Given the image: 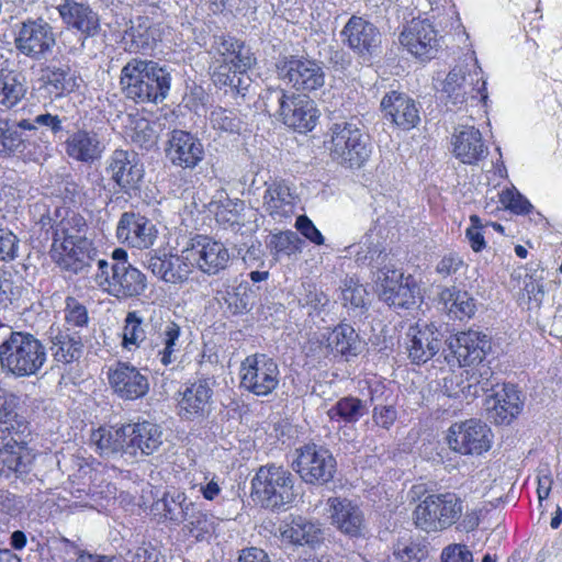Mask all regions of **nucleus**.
Listing matches in <instances>:
<instances>
[{"label":"nucleus","instance_id":"f257e3e1","mask_svg":"<svg viewBox=\"0 0 562 562\" xmlns=\"http://www.w3.org/2000/svg\"><path fill=\"white\" fill-rule=\"evenodd\" d=\"M38 223L53 231L50 257L61 269L79 273L91 266L94 249L86 237L88 226L82 215L55 206L41 214Z\"/></svg>","mask_w":562,"mask_h":562},{"label":"nucleus","instance_id":"f03ea898","mask_svg":"<svg viewBox=\"0 0 562 562\" xmlns=\"http://www.w3.org/2000/svg\"><path fill=\"white\" fill-rule=\"evenodd\" d=\"M169 71L156 61L131 59L121 70L120 85L127 98L136 102H160L170 90Z\"/></svg>","mask_w":562,"mask_h":562},{"label":"nucleus","instance_id":"7ed1b4c3","mask_svg":"<svg viewBox=\"0 0 562 562\" xmlns=\"http://www.w3.org/2000/svg\"><path fill=\"white\" fill-rule=\"evenodd\" d=\"M47 361L45 345L27 331L12 333L0 342V369L5 375H36Z\"/></svg>","mask_w":562,"mask_h":562},{"label":"nucleus","instance_id":"20e7f679","mask_svg":"<svg viewBox=\"0 0 562 562\" xmlns=\"http://www.w3.org/2000/svg\"><path fill=\"white\" fill-rule=\"evenodd\" d=\"M252 495L267 509L284 510L296 498L295 477L282 465H261L251 480Z\"/></svg>","mask_w":562,"mask_h":562},{"label":"nucleus","instance_id":"39448f33","mask_svg":"<svg viewBox=\"0 0 562 562\" xmlns=\"http://www.w3.org/2000/svg\"><path fill=\"white\" fill-rule=\"evenodd\" d=\"M330 133L329 151L338 164L350 168L360 167L369 158L370 142L358 119L334 123Z\"/></svg>","mask_w":562,"mask_h":562},{"label":"nucleus","instance_id":"423d86ee","mask_svg":"<svg viewBox=\"0 0 562 562\" xmlns=\"http://www.w3.org/2000/svg\"><path fill=\"white\" fill-rule=\"evenodd\" d=\"M463 501L452 492L430 494L414 509L415 525L426 532L446 530L462 516Z\"/></svg>","mask_w":562,"mask_h":562},{"label":"nucleus","instance_id":"0eeeda50","mask_svg":"<svg viewBox=\"0 0 562 562\" xmlns=\"http://www.w3.org/2000/svg\"><path fill=\"white\" fill-rule=\"evenodd\" d=\"M267 101L278 104L280 120L286 126L305 133L312 131L318 119V111L315 102L306 94L286 93L282 89H274L268 92Z\"/></svg>","mask_w":562,"mask_h":562},{"label":"nucleus","instance_id":"6e6552de","mask_svg":"<svg viewBox=\"0 0 562 562\" xmlns=\"http://www.w3.org/2000/svg\"><path fill=\"white\" fill-rule=\"evenodd\" d=\"M56 45L54 27L43 18H27L18 25L15 49L33 61L46 60Z\"/></svg>","mask_w":562,"mask_h":562},{"label":"nucleus","instance_id":"1a4fd4ad","mask_svg":"<svg viewBox=\"0 0 562 562\" xmlns=\"http://www.w3.org/2000/svg\"><path fill=\"white\" fill-rule=\"evenodd\" d=\"M239 379V385L245 391L257 396H268L279 385V366L265 353H254L241 361Z\"/></svg>","mask_w":562,"mask_h":562},{"label":"nucleus","instance_id":"9d476101","mask_svg":"<svg viewBox=\"0 0 562 562\" xmlns=\"http://www.w3.org/2000/svg\"><path fill=\"white\" fill-rule=\"evenodd\" d=\"M296 452L295 471L305 483L324 485L334 479L337 462L329 449L307 443Z\"/></svg>","mask_w":562,"mask_h":562},{"label":"nucleus","instance_id":"9b49d317","mask_svg":"<svg viewBox=\"0 0 562 562\" xmlns=\"http://www.w3.org/2000/svg\"><path fill=\"white\" fill-rule=\"evenodd\" d=\"M210 54L218 64L214 71L247 72L256 65V56L250 46L231 34L214 35Z\"/></svg>","mask_w":562,"mask_h":562},{"label":"nucleus","instance_id":"f8f14e48","mask_svg":"<svg viewBox=\"0 0 562 562\" xmlns=\"http://www.w3.org/2000/svg\"><path fill=\"white\" fill-rule=\"evenodd\" d=\"M276 67L278 78L297 91H314L325 83L323 67L314 59L291 55L281 58Z\"/></svg>","mask_w":562,"mask_h":562},{"label":"nucleus","instance_id":"ddd939ff","mask_svg":"<svg viewBox=\"0 0 562 562\" xmlns=\"http://www.w3.org/2000/svg\"><path fill=\"white\" fill-rule=\"evenodd\" d=\"M105 271H97L95 283L116 299H127L140 295L146 289V277L132 265L116 263Z\"/></svg>","mask_w":562,"mask_h":562},{"label":"nucleus","instance_id":"4468645a","mask_svg":"<svg viewBox=\"0 0 562 562\" xmlns=\"http://www.w3.org/2000/svg\"><path fill=\"white\" fill-rule=\"evenodd\" d=\"M342 43L363 63L381 53L382 34L369 20L352 15L340 32Z\"/></svg>","mask_w":562,"mask_h":562},{"label":"nucleus","instance_id":"2eb2a0df","mask_svg":"<svg viewBox=\"0 0 562 562\" xmlns=\"http://www.w3.org/2000/svg\"><path fill=\"white\" fill-rule=\"evenodd\" d=\"M182 254L192 267L210 276L226 269L231 260V254L225 245L205 235L191 238Z\"/></svg>","mask_w":562,"mask_h":562},{"label":"nucleus","instance_id":"dca6fc26","mask_svg":"<svg viewBox=\"0 0 562 562\" xmlns=\"http://www.w3.org/2000/svg\"><path fill=\"white\" fill-rule=\"evenodd\" d=\"M491 349L487 336L475 330L462 331L452 337L441 356L450 368L481 363Z\"/></svg>","mask_w":562,"mask_h":562},{"label":"nucleus","instance_id":"f3484780","mask_svg":"<svg viewBox=\"0 0 562 562\" xmlns=\"http://www.w3.org/2000/svg\"><path fill=\"white\" fill-rule=\"evenodd\" d=\"M492 439L491 428L476 419L453 424L447 437L450 449L464 456H480L488 451Z\"/></svg>","mask_w":562,"mask_h":562},{"label":"nucleus","instance_id":"a211bd4d","mask_svg":"<svg viewBox=\"0 0 562 562\" xmlns=\"http://www.w3.org/2000/svg\"><path fill=\"white\" fill-rule=\"evenodd\" d=\"M105 171L122 192L132 195L139 191L144 167L134 150H113L106 159Z\"/></svg>","mask_w":562,"mask_h":562},{"label":"nucleus","instance_id":"6ab92c4d","mask_svg":"<svg viewBox=\"0 0 562 562\" xmlns=\"http://www.w3.org/2000/svg\"><path fill=\"white\" fill-rule=\"evenodd\" d=\"M328 519L333 527L350 538H362L368 532L364 513L347 497H329L326 502Z\"/></svg>","mask_w":562,"mask_h":562},{"label":"nucleus","instance_id":"aec40b11","mask_svg":"<svg viewBox=\"0 0 562 562\" xmlns=\"http://www.w3.org/2000/svg\"><path fill=\"white\" fill-rule=\"evenodd\" d=\"M474 67L473 74L468 76L461 68H453L447 75L442 90L453 105L463 104L469 97L472 99L480 97L481 101H486V81L481 76L482 69L476 59L474 60Z\"/></svg>","mask_w":562,"mask_h":562},{"label":"nucleus","instance_id":"412c9836","mask_svg":"<svg viewBox=\"0 0 562 562\" xmlns=\"http://www.w3.org/2000/svg\"><path fill=\"white\" fill-rule=\"evenodd\" d=\"M181 327L173 321H167L154 326V331L147 338L153 360L164 367L179 362L181 352Z\"/></svg>","mask_w":562,"mask_h":562},{"label":"nucleus","instance_id":"4be33fe9","mask_svg":"<svg viewBox=\"0 0 562 562\" xmlns=\"http://www.w3.org/2000/svg\"><path fill=\"white\" fill-rule=\"evenodd\" d=\"M166 158L181 169H194L204 159V145L194 134L175 130L165 148Z\"/></svg>","mask_w":562,"mask_h":562},{"label":"nucleus","instance_id":"5701e85b","mask_svg":"<svg viewBox=\"0 0 562 562\" xmlns=\"http://www.w3.org/2000/svg\"><path fill=\"white\" fill-rule=\"evenodd\" d=\"M405 348L413 363H426L442 348V334L434 325L416 324L406 333Z\"/></svg>","mask_w":562,"mask_h":562},{"label":"nucleus","instance_id":"b1692460","mask_svg":"<svg viewBox=\"0 0 562 562\" xmlns=\"http://www.w3.org/2000/svg\"><path fill=\"white\" fill-rule=\"evenodd\" d=\"M487 418L496 425L510 424L522 409L520 392L514 384L496 385L485 400Z\"/></svg>","mask_w":562,"mask_h":562},{"label":"nucleus","instance_id":"393cba45","mask_svg":"<svg viewBox=\"0 0 562 562\" xmlns=\"http://www.w3.org/2000/svg\"><path fill=\"white\" fill-rule=\"evenodd\" d=\"M116 237L122 244L147 249L154 245L157 229L146 216L135 212H124L116 225Z\"/></svg>","mask_w":562,"mask_h":562},{"label":"nucleus","instance_id":"a878e982","mask_svg":"<svg viewBox=\"0 0 562 562\" xmlns=\"http://www.w3.org/2000/svg\"><path fill=\"white\" fill-rule=\"evenodd\" d=\"M108 379L114 392L123 400L140 398L149 390L147 376L130 363L117 362L109 369Z\"/></svg>","mask_w":562,"mask_h":562},{"label":"nucleus","instance_id":"bb28decb","mask_svg":"<svg viewBox=\"0 0 562 562\" xmlns=\"http://www.w3.org/2000/svg\"><path fill=\"white\" fill-rule=\"evenodd\" d=\"M400 42L412 55L419 58H432L438 47L437 32L427 20L411 21L401 33Z\"/></svg>","mask_w":562,"mask_h":562},{"label":"nucleus","instance_id":"cd10ccee","mask_svg":"<svg viewBox=\"0 0 562 562\" xmlns=\"http://www.w3.org/2000/svg\"><path fill=\"white\" fill-rule=\"evenodd\" d=\"M126 446L125 457L135 459L140 452L143 456H150L162 443V431L156 424L143 422L125 425Z\"/></svg>","mask_w":562,"mask_h":562},{"label":"nucleus","instance_id":"c85d7f7f","mask_svg":"<svg viewBox=\"0 0 562 562\" xmlns=\"http://www.w3.org/2000/svg\"><path fill=\"white\" fill-rule=\"evenodd\" d=\"M381 109L386 120L404 131L414 128L420 121L415 101L398 91L386 93L381 100Z\"/></svg>","mask_w":562,"mask_h":562},{"label":"nucleus","instance_id":"c756f323","mask_svg":"<svg viewBox=\"0 0 562 562\" xmlns=\"http://www.w3.org/2000/svg\"><path fill=\"white\" fill-rule=\"evenodd\" d=\"M56 9L68 29L80 32L85 37H92L99 33V15L89 4L75 0H64Z\"/></svg>","mask_w":562,"mask_h":562},{"label":"nucleus","instance_id":"7c9ffc66","mask_svg":"<svg viewBox=\"0 0 562 562\" xmlns=\"http://www.w3.org/2000/svg\"><path fill=\"white\" fill-rule=\"evenodd\" d=\"M66 155L79 162L98 161L105 149L100 135L94 131L78 130L71 133L64 143Z\"/></svg>","mask_w":562,"mask_h":562},{"label":"nucleus","instance_id":"2f4dec72","mask_svg":"<svg viewBox=\"0 0 562 562\" xmlns=\"http://www.w3.org/2000/svg\"><path fill=\"white\" fill-rule=\"evenodd\" d=\"M452 151L461 162L472 165L487 155V147L483 142L479 128L470 125H459L452 134Z\"/></svg>","mask_w":562,"mask_h":562},{"label":"nucleus","instance_id":"473e14b6","mask_svg":"<svg viewBox=\"0 0 562 562\" xmlns=\"http://www.w3.org/2000/svg\"><path fill=\"white\" fill-rule=\"evenodd\" d=\"M212 386L213 382L209 378L199 379L186 386L179 401L180 415L188 419L204 416L211 406Z\"/></svg>","mask_w":562,"mask_h":562},{"label":"nucleus","instance_id":"72a5a7b5","mask_svg":"<svg viewBox=\"0 0 562 562\" xmlns=\"http://www.w3.org/2000/svg\"><path fill=\"white\" fill-rule=\"evenodd\" d=\"M192 263L184 258V254L150 256L147 260V269L166 283L182 284L188 281L192 272Z\"/></svg>","mask_w":562,"mask_h":562},{"label":"nucleus","instance_id":"f704fd0d","mask_svg":"<svg viewBox=\"0 0 562 562\" xmlns=\"http://www.w3.org/2000/svg\"><path fill=\"white\" fill-rule=\"evenodd\" d=\"M278 532L283 542L295 546H315L323 538L319 525L302 516L282 521L278 527Z\"/></svg>","mask_w":562,"mask_h":562},{"label":"nucleus","instance_id":"c9c22d12","mask_svg":"<svg viewBox=\"0 0 562 562\" xmlns=\"http://www.w3.org/2000/svg\"><path fill=\"white\" fill-rule=\"evenodd\" d=\"M27 130H32L27 120L0 119V155L14 156L30 150L32 143Z\"/></svg>","mask_w":562,"mask_h":562},{"label":"nucleus","instance_id":"e433bc0d","mask_svg":"<svg viewBox=\"0 0 562 562\" xmlns=\"http://www.w3.org/2000/svg\"><path fill=\"white\" fill-rule=\"evenodd\" d=\"M33 460L34 454L24 442L11 439L0 449V474L7 477L11 474H26L31 471Z\"/></svg>","mask_w":562,"mask_h":562},{"label":"nucleus","instance_id":"4c0bfd02","mask_svg":"<svg viewBox=\"0 0 562 562\" xmlns=\"http://www.w3.org/2000/svg\"><path fill=\"white\" fill-rule=\"evenodd\" d=\"M50 351L57 362L67 364L77 361L82 353L81 337L69 329L50 327L48 331Z\"/></svg>","mask_w":562,"mask_h":562},{"label":"nucleus","instance_id":"58836bf2","mask_svg":"<svg viewBox=\"0 0 562 562\" xmlns=\"http://www.w3.org/2000/svg\"><path fill=\"white\" fill-rule=\"evenodd\" d=\"M193 505L194 503L186 493L175 490L165 492L162 497L154 503L153 508L160 515L164 522L180 526L189 512L193 510Z\"/></svg>","mask_w":562,"mask_h":562},{"label":"nucleus","instance_id":"ea45409f","mask_svg":"<svg viewBox=\"0 0 562 562\" xmlns=\"http://www.w3.org/2000/svg\"><path fill=\"white\" fill-rule=\"evenodd\" d=\"M263 209L274 220L290 217L294 209V195L284 181H272L267 184L263 194Z\"/></svg>","mask_w":562,"mask_h":562},{"label":"nucleus","instance_id":"a19ab883","mask_svg":"<svg viewBox=\"0 0 562 562\" xmlns=\"http://www.w3.org/2000/svg\"><path fill=\"white\" fill-rule=\"evenodd\" d=\"M42 71L43 86L54 98L65 97L79 88L80 79L68 65H49Z\"/></svg>","mask_w":562,"mask_h":562},{"label":"nucleus","instance_id":"79ce46f5","mask_svg":"<svg viewBox=\"0 0 562 562\" xmlns=\"http://www.w3.org/2000/svg\"><path fill=\"white\" fill-rule=\"evenodd\" d=\"M326 349L334 356H341L349 360L360 353L362 341L351 325L342 323L328 333Z\"/></svg>","mask_w":562,"mask_h":562},{"label":"nucleus","instance_id":"37998d69","mask_svg":"<svg viewBox=\"0 0 562 562\" xmlns=\"http://www.w3.org/2000/svg\"><path fill=\"white\" fill-rule=\"evenodd\" d=\"M387 258L385 240L374 231H369L362 237L355 252V260L359 266L376 268L378 270L386 266Z\"/></svg>","mask_w":562,"mask_h":562},{"label":"nucleus","instance_id":"c03bdc74","mask_svg":"<svg viewBox=\"0 0 562 562\" xmlns=\"http://www.w3.org/2000/svg\"><path fill=\"white\" fill-rule=\"evenodd\" d=\"M91 443L102 457L125 456V425L121 427H100L91 434Z\"/></svg>","mask_w":562,"mask_h":562},{"label":"nucleus","instance_id":"a18cd8bd","mask_svg":"<svg viewBox=\"0 0 562 562\" xmlns=\"http://www.w3.org/2000/svg\"><path fill=\"white\" fill-rule=\"evenodd\" d=\"M368 412L366 403L353 396L338 400L328 411L327 416L333 425L339 429L341 425L356 424Z\"/></svg>","mask_w":562,"mask_h":562},{"label":"nucleus","instance_id":"49530a36","mask_svg":"<svg viewBox=\"0 0 562 562\" xmlns=\"http://www.w3.org/2000/svg\"><path fill=\"white\" fill-rule=\"evenodd\" d=\"M25 77L14 70H0V105L11 109L26 94Z\"/></svg>","mask_w":562,"mask_h":562},{"label":"nucleus","instance_id":"de8ad7c7","mask_svg":"<svg viewBox=\"0 0 562 562\" xmlns=\"http://www.w3.org/2000/svg\"><path fill=\"white\" fill-rule=\"evenodd\" d=\"M439 296L449 314L456 318H470L475 313V300L465 291H460L454 286L445 288Z\"/></svg>","mask_w":562,"mask_h":562},{"label":"nucleus","instance_id":"09e8293b","mask_svg":"<svg viewBox=\"0 0 562 562\" xmlns=\"http://www.w3.org/2000/svg\"><path fill=\"white\" fill-rule=\"evenodd\" d=\"M251 292L247 285L227 286L225 290L217 291V302L226 307V311L233 315L244 314L251 308Z\"/></svg>","mask_w":562,"mask_h":562},{"label":"nucleus","instance_id":"8fccbe9b","mask_svg":"<svg viewBox=\"0 0 562 562\" xmlns=\"http://www.w3.org/2000/svg\"><path fill=\"white\" fill-rule=\"evenodd\" d=\"M183 531L196 541L206 539L214 530V520L206 513L202 512L195 504L186 517Z\"/></svg>","mask_w":562,"mask_h":562},{"label":"nucleus","instance_id":"3c124183","mask_svg":"<svg viewBox=\"0 0 562 562\" xmlns=\"http://www.w3.org/2000/svg\"><path fill=\"white\" fill-rule=\"evenodd\" d=\"M26 120L32 127V130H27V136H30L32 146H34L36 139L42 140L45 134L43 131H41V128H44L50 132L52 135L57 136L64 131L63 123L66 121V117H59L58 115L45 112L36 115L33 119Z\"/></svg>","mask_w":562,"mask_h":562},{"label":"nucleus","instance_id":"603ef678","mask_svg":"<svg viewBox=\"0 0 562 562\" xmlns=\"http://www.w3.org/2000/svg\"><path fill=\"white\" fill-rule=\"evenodd\" d=\"M419 294L415 281L411 276L405 278V281L397 285L392 292H386L385 297L382 299L389 306L395 308H411L416 304V297Z\"/></svg>","mask_w":562,"mask_h":562},{"label":"nucleus","instance_id":"864d4df0","mask_svg":"<svg viewBox=\"0 0 562 562\" xmlns=\"http://www.w3.org/2000/svg\"><path fill=\"white\" fill-rule=\"evenodd\" d=\"M210 123L214 130L225 133H239L243 120L237 110L216 106L210 112Z\"/></svg>","mask_w":562,"mask_h":562},{"label":"nucleus","instance_id":"5fc2aeb1","mask_svg":"<svg viewBox=\"0 0 562 562\" xmlns=\"http://www.w3.org/2000/svg\"><path fill=\"white\" fill-rule=\"evenodd\" d=\"M153 38L149 26L146 22L138 23L132 22V25L124 31L122 36L123 43L128 47L130 50L146 49L150 45Z\"/></svg>","mask_w":562,"mask_h":562},{"label":"nucleus","instance_id":"6e6d98bb","mask_svg":"<svg viewBox=\"0 0 562 562\" xmlns=\"http://www.w3.org/2000/svg\"><path fill=\"white\" fill-rule=\"evenodd\" d=\"M147 339L145 329L143 327V317L138 311L128 312L125 317V325L123 328V345L139 346L140 342Z\"/></svg>","mask_w":562,"mask_h":562},{"label":"nucleus","instance_id":"4d7b16f0","mask_svg":"<svg viewBox=\"0 0 562 562\" xmlns=\"http://www.w3.org/2000/svg\"><path fill=\"white\" fill-rule=\"evenodd\" d=\"M131 140L140 148L150 149L156 145L157 134L150 121L145 117L133 122Z\"/></svg>","mask_w":562,"mask_h":562},{"label":"nucleus","instance_id":"13d9d810","mask_svg":"<svg viewBox=\"0 0 562 562\" xmlns=\"http://www.w3.org/2000/svg\"><path fill=\"white\" fill-rule=\"evenodd\" d=\"M393 555L398 562H420L428 555V550L426 546L418 542L398 541Z\"/></svg>","mask_w":562,"mask_h":562},{"label":"nucleus","instance_id":"bf43d9fd","mask_svg":"<svg viewBox=\"0 0 562 562\" xmlns=\"http://www.w3.org/2000/svg\"><path fill=\"white\" fill-rule=\"evenodd\" d=\"M405 281L404 274L386 266L376 271L375 282L379 286L381 300L385 297L386 292H392L397 285Z\"/></svg>","mask_w":562,"mask_h":562},{"label":"nucleus","instance_id":"052dcab7","mask_svg":"<svg viewBox=\"0 0 562 562\" xmlns=\"http://www.w3.org/2000/svg\"><path fill=\"white\" fill-rule=\"evenodd\" d=\"M329 303L328 296L315 285H303V292L300 293L299 304L302 307H308L314 312H321Z\"/></svg>","mask_w":562,"mask_h":562},{"label":"nucleus","instance_id":"680f3d73","mask_svg":"<svg viewBox=\"0 0 562 562\" xmlns=\"http://www.w3.org/2000/svg\"><path fill=\"white\" fill-rule=\"evenodd\" d=\"M65 321L74 327H83L88 324L89 316L86 306L72 296L65 300Z\"/></svg>","mask_w":562,"mask_h":562},{"label":"nucleus","instance_id":"e2e57ef3","mask_svg":"<svg viewBox=\"0 0 562 562\" xmlns=\"http://www.w3.org/2000/svg\"><path fill=\"white\" fill-rule=\"evenodd\" d=\"M300 237L296 233L286 231L274 234L270 240V247L276 255H291L299 249Z\"/></svg>","mask_w":562,"mask_h":562},{"label":"nucleus","instance_id":"0e129e2a","mask_svg":"<svg viewBox=\"0 0 562 562\" xmlns=\"http://www.w3.org/2000/svg\"><path fill=\"white\" fill-rule=\"evenodd\" d=\"M367 291L362 284H359L352 278L346 279L341 286V296L344 305L361 307L364 305Z\"/></svg>","mask_w":562,"mask_h":562},{"label":"nucleus","instance_id":"69168bd1","mask_svg":"<svg viewBox=\"0 0 562 562\" xmlns=\"http://www.w3.org/2000/svg\"><path fill=\"white\" fill-rule=\"evenodd\" d=\"M213 81L220 86H228L237 93H241L247 89L249 85V77L247 72H221L213 71L212 75Z\"/></svg>","mask_w":562,"mask_h":562},{"label":"nucleus","instance_id":"338daca9","mask_svg":"<svg viewBox=\"0 0 562 562\" xmlns=\"http://www.w3.org/2000/svg\"><path fill=\"white\" fill-rule=\"evenodd\" d=\"M160 551L150 542H143L140 546L128 549L124 554L125 562H159Z\"/></svg>","mask_w":562,"mask_h":562},{"label":"nucleus","instance_id":"774afa93","mask_svg":"<svg viewBox=\"0 0 562 562\" xmlns=\"http://www.w3.org/2000/svg\"><path fill=\"white\" fill-rule=\"evenodd\" d=\"M22 286L15 284L11 278L0 277V310H5L22 295Z\"/></svg>","mask_w":562,"mask_h":562}]
</instances>
